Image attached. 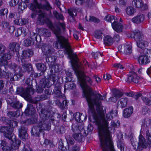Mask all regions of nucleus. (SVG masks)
I'll return each instance as SVG.
<instances>
[{"label":"nucleus","mask_w":151,"mask_h":151,"mask_svg":"<svg viewBox=\"0 0 151 151\" xmlns=\"http://www.w3.org/2000/svg\"><path fill=\"white\" fill-rule=\"evenodd\" d=\"M133 5L138 8H142L143 10L148 9V6L144 4L142 0H134L132 2Z\"/></svg>","instance_id":"6ab92c4d"},{"label":"nucleus","mask_w":151,"mask_h":151,"mask_svg":"<svg viewBox=\"0 0 151 151\" xmlns=\"http://www.w3.org/2000/svg\"><path fill=\"white\" fill-rule=\"evenodd\" d=\"M7 103L10 105V106L14 109H19L22 108L23 105L20 103L19 101H14L10 102L8 101Z\"/></svg>","instance_id":"cd10ccee"},{"label":"nucleus","mask_w":151,"mask_h":151,"mask_svg":"<svg viewBox=\"0 0 151 151\" xmlns=\"http://www.w3.org/2000/svg\"><path fill=\"white\" fill-rule=\"evenodd\" d=\"M51 68V69L50 70V72L51 73H58L59 71L58 66V65H52Z\"/></svg>","instance_id":"13d9d810"},{"label":"nucleus","mask_w":151,"mask_h":151,"mask_svg":"<svg viewBox=\"0 0 151 151\" xmlns=\"http://www.w3.org/2000/svg\"><path fill=\"white\" fill-rule=\"evenodd\" d=\"M50 73V74L47 76L48 79L42 78L46 80V81L47 82V84L48 83L50 85H52L56 82L58 81L60 78L61 76L58 73Z\"/></svg>","instance_id":"9b49d317"},{"label":"nucleus","mask_w":151,"mask_h":151,"mask_svg":"<svg viewBox=\"0 0 151 151\" xmlns=\"http://www.w3.org/2000/svg\"><path fill=\"white\" fill-rule=\"evenodd\" d=\"M13 54L14 53L9 51L7 53L4 54L3 56H0V65L3 66L5 68V66L7 64V61L6 59H10Z\"/></svg>","instance_id":"f8f14e48"},{"label":"nucleus","mask_w":151,"mask_h":151,"mask_svg":"<svg viewBox=\"0 0 151 151\" xmlns=\"http://www.w3.org/2000/svg\"><path fill=\"white\" fill-rule=\"evenodd\" d=\"M126 11L127 13L129 15L133 14L135 12L134 8L132 6H129L126 9Z\"/></svg>","instance_id":"603ef678"},{"label":"nucleus","mask_w":151,"mask_h":151,"mask_svg":"<svg viewBox=\"0 0 151 151\" xmlns=\"http://www.w3.org/2000/svg\"><path fill=\"white\" fill-rule=\"evenodd\" d=\"M14 21L15 24L19 25H24L28 23L27 19L25 18L17 19Z\"/></svg>","instance_id":"4c0bfd02"},{"label":"nucleus","mask_w":151,"mask_h":151,"mask_svg":"<svg viewBox=\"0 0 151 151\" xmlns=\"http://www.w3.org/2000/svg\"><path fill=\"white\" fill-rule=\"evenodd\" d=\"M19 44L16 42L10 43L9 45L8 48L10 50V51L14 53L15 52L17 51L20 48Z\"/></svg>","instance_id":"b1692460"},{"label":"nucleus","mask_w":151,"mask_h":151,"mask_svg":"<svg viewBox=\"0 0 151 151\" xmlns=\"http://www.w3.org/2000/svg\"><path fill=\"white\" fill-rule=\"evenodd\" d=\"M72 129L74 132H78V133H75L73 135L74 139L79 142H83L85 140L84 137L87 135L86 130L84 129L83 123H73L72 125Z\"/></svg>","instance_id":"20e7f679"},{"label":"nucleus","mask_w":151,"mask_h":151,"mask_svg":"<svg viewBox=\"0 0 151 151\" xmlns=\"http://www.w3.org/2000/svg\"><path fill=\"white\" fill-rule=\"evenodd\" d=\"M9 67L10 68L13 69L16 73H18V75L19 77L22 76L23 71L22 68L19 66L14 63H11L9 65Z\"/></svg>","instance_id":"a211bd4d"},{"label":"nucleus","mask_w":151,"mask_h":151,"mask_svg":"<svg viewBox=\"0 0 151 151\" xmlns=\"http://www.w3.org/2000/svg\"><path fill=\"white\" fill-rule=\"evenodd\" d=\"M22 67L25 71L27 72L28 73H30L33 70L32 65L30 63H28L25 65H24Z\"/></svg>","instance_id":"c03bdc74"},{"label":"nucleus","mask_w":151,"mask_h":151,"mask_svg":"<svg viewBox=\"0 0 151 151\" xmlns=\"http://www.w3.org/2000/svg\"><path fill=\"white\" fill-rule=\"evenodd\" d=\"M11 141H12V143H11L14 148V150L18 149L19 148V146L21 143V141L19 139H16L14 142L12 140H11Z\"/></svg>","instance_id":"de8ad7c7"},{"label":"nucleus","mask_w":151,"mask_h":151,"mask_svg":"<svg viewBox=\"0 0 151 151\" xmlns=\"http://www.w3.org/2000/svg\"><path fill=\"white\" fill-rule=\"evenodd\" d=\"M47 82L45 79L42 78L40 81L39 86H38L36 88V91L38 93H42L47 84Z\"/></svg>","instance_id":"4be33fe9"},{"label":"nucleus","mask_w":151,"mask_h":151,"mask_svg":"<svg viewBox=\"0 0 151 151\" xmlns=\"http://www.w3.org/2000/svg\"><path fill=\"white\" fill-rule=\"evenodd\" d=\"M146 138L147 140V144L145 142V138L142 136H140L139 138L138 142H136L137 144V151H140L143 148L148 147L149 148H151V134L149 132V130H147L145 132Z\"/></svg>","instance_id":"423d86ee"},{"label":"nucleus","mask_w":151,"mask_h":151,"mask_svg":"<svg viewBox=\"0 0 151 151\" xmlns=\"http://www.w3.org/2000/svg\"><path fill=\"white\" fill-rule=\"evenodd\" d=\"M41 1H44L45 2V4L41 6V8L43 9L46 10H49L52 9V7L50 5V4L47 1V0H40Z\"/></svg>","instance_id":"49530a36"},{"label":"nucleus","mask_w":151,"mask_h":151,"mask_svg":"<svg viewBox=\"0 0 151 151\" xmlns=\"http://www.w3.org/2000/svg\"><path fill=\"white\" fill-rule=\"evenodd\" d=\"M143 101L145 102V104L147 105H151V100L143 96L142 98Z\"/></svg>","instance_id":"680f3d73"},{"label":"nucleus","mask_w":151,"mask_h":151,"mask_svg":"<svg viewBox=\"0 0 151 151\" xmlns=\"http://www.w3.org/2000/svg\"><path fill=\"white\" fill-rule=\"evenodd\" d=\"M150 112V111L148 108L146 106H144L142 108V113L143 115H146L148 114Z\"/></svg>","instance_id":"0e129e2a"},{"label":"nucleus","mask_w":151,"mask_h":151,"mask_svg":"<svg viewBox=\"0 0 151 151\" xmlns=\"http://www.w3.org/2000/svg\"><path fill=\"white\" fill-rule=\"evenodd\" d=\"M16 93L17 94L21 93V96L27 100L30 99V95L33 94L34 91L32 88H24L22 87H18L17 89Z\"/></svg>","instance_id":"6e6552de"},{"label":"nucleus","mask_w":151,"mask_h":151,"mask_svg":"<svg viewBox=\"0 0 151 151\" xmlns=\"http://www.w3.org/2000/svg\"><path fill=\"white\" fill-rule=\"evenodd\" d=\"M128 99L127 98H122L119 99L117 103V108H123L125 107L127 104Z\"/></svg>","instance_id":"bb28decb"},{"label":"nucleus","mask_w":151,"mask_h":151,"mask_svg":"<svg viewBox=\"0 0 151 151\" xmlns=\"http://www.w3.org/2000/svg\"><path fill=\"white\" fill-rule=\"evenodd\" d=\"M29 102L27 106L24 111V113L27 116H31L34 114L35 112V110L34 108L35 105L32 103L30 102L29 101V99L27 100Z\"/></svg>","instance_id":"4468645a"},{"label":"nucleus","mask_w":151,"mask_h":151,"mask_svg":"<svg viewBox=\"0 0 151 151\" xmlns=\"http://www.w3.org/2000/svg\"><path fill=\"white\" fill-rule=\"evenodd\" d=\"M94 5L95 2L93 0H86L83 4V6L87 8H91Z\"/></svg>","instance_id":"37998d69"},{"label":"nucleus","mask_w":151,"mask_h":151,"mask_svg":"<svg viewBox=\"0 0 151 151\" xmlns=\"http://www.w3.org/2000/svg\"><path fill=\"white\" fill-rule=\"evenodd\" d=\"M56 115L57 116V119H55L54 118L55 117L54 116H52L50 119V122H53V121L57 122L60 120L61 116L58 114H56Z\"/></svg>","instance_id":"69168bd1"},{"label":"nucleus","mask_w":151,"mask_h":151,"mask_svg":"<svg viewBox=\"0 0 151 151\" xmlns=\"http://www.w3.org/2000/svg\"><path fill=\"white\" fill-rule=\"evenodd\" d=\"M94 34L95 37L97 39H101L102 37V33L100 30L95 31Z\"/></svg>","instance_id":"4d7b16f0"},{"label":"nucleus","mask_w":151,"mask_h":151,"mask_svg":"<svg viewBox=\"0 0 151 151\" xmlns=\"http://www.w3.org/2000/svg\"><path fill=\"white\" fill-rule=\"evenodd\" d=\"M0 121L3 123H12V121L8 118L6 117H2L1 118Z\"/></svg>","instance_id":"774afa93"},{"label":"nucleus","mask_w":151,"mask_h":151,"mask_svg":"<svg viewBox=\"0 0 151 151\" xmlns=\"http://www.w3.org/2000/svg\"><path fill=\"white\" fill-rule=\"evenodd\" d=\"M33 54L32 51L30 49H27L25 50H24L22 51V57L25 58H28L31 57Z\"/></svg>","instance_id":"58836bf2"},{"label":"nucleus","mask_w":151,"mask_h":151,"mask_svg":"<svg viewBox=\"0 0 151 151\" xmlns=\"http://www.w3.org/2000/svg\"><path fill=\"white\" fill-rule=\"evenodd\" d=\"M116 20L114 23L112 24V27L113 29L117 32H120L122 31L123 27L122 24L120 23H118V21Z\"/></svg>","instance_id":"412c9836"},{"label":"nucleus","mask_w":151,"mask_h":151,"mask_svg":"<svg viewBox=\"0 0 151 151\" xmlns=\"http://www.w3.org/2000/svg\"><path fill=\"white\" fill-rule=\"evenodd\" d=\"M104 43L106 45H110L113 42V39L111 36L107 35L104 38Z\"/></svg>","instance_id":"79ce46f5"},{"label":"nucleus","mask_w":151,"mask_h":151,"mask_svg":"<svg viewBox=\"0 0 151 151\" xmlns=\"http://www.w3.org/2000/svg\"><path fill=\"white\" fill-rule=\"evenodd\" d=\"M37 119L35 117H32L27 120L25 123H37Z\"/></svg>","instance_id":"e2e57ef3"},{"label":"nucleus","mask_w":151,"mask_h":151,"mask_svg":"<svg viewBox=\"0 0 151 151\" xmlns=\"http://www.w3.org/2000/svg\"><path fill=\"white\" fill-rule=\"evenodd\" d=\"M0 148L3 151H12L14 148L12 143L10 146L5 140H0Z\"/></svg>","instance_id":"dca6fc26"},{"label":"nucleus","mask_w":151,"mask_h":151,"mask_svg":"<svg viewBox=\"0 0 151 151\" xmlns=\"http://www.w3.org/2000/svg\"><path fill=\"white\" fill-rule=\"evenodd\" d=\"M37 69L41 72L45 73L47 68L45 65L41 63H37L35 64Z\"/></svg>","instance_id":"2f4dec72"},{"label":"nucleus","mask_w":151,"mask_h":151,"mask_svg":"<svg viewBox=\"0 0 151 151\" xmlns=\"http://www.w3.org/2000/svg\"><path fill=\"white\" fill-rule=\"evenodd\" d=\"M37 21L41 24L46 23L48 27L53 32L57 38L56 41L53 45L55 48L58 49L64 48L69 54L72 53V50L68 40L61 35V28L63 29H65L64 23L59 22L55 27L46 14L41 11L38 14Z\"/></svg>","instance_id":"f03ea898"},{"label":"nucleus","mask_w":151,"mask_h":151,"mask_svg":"<svg viewBox=\"0 0 151 151\" xmlns=\"http://www.w3.org/2000/svg\"><path fill=\"white\" fill-rule=\"evenodd\" d=\"M44 144L46 145H49L50 147H53L54 146V145L53 144L52 142L47 139H45Z\"/></svg>","instance_id":"338daca9"},{"label":"nucleus","mask_w":151,"mask_h":151,"mask_svg":"<svg viewBox=\"0 0 151 151\" xmlns=\"http://www.w3.org/2000/svg\"><path fill=\"white\" fill-rule=\"evenodd\" d=\"M65 138L66 139L67 143L70 145H73L74 143V141L73 139L70 135L66 134L65 135Z\"/></svg>","instance_id":"864d4df0"},{"label":"nucleus","mask_w":151,"mask_h":151,"mask_svg":"<svg viewBox=\"0 0 151 151\" xmlns=\"http://www.w3.org/2000/svg\"><path fill=\"white\" fill-rule=\"evenodd\" d=\"M18 73H16V74L13 75V74L11 72H7L6 73L7 78H10V81H11L18 80L19 78H20L19 77V76L18 75Z\"/></svg>","instance_id":"473e14b6"},{"label":"nucleus","mask_w":151,"mask_h":151,"mask_svg":"<svg viewBox=\"0 0 151 151\" xmlns=\"http://www.w3.org/2000/svg\"><path fill=\"white\" fill-rule=\"evenodd\" d=\"M147 43V42L142 40L137 41V44L138 47L141 49L144 48L145 45Z\"/></svg>","instance_id":"09e8293b"},{"label":"nucleus","mask_w":151,"mask_h":151,"mask_svg":"<svg viewBox=\"0 0 151 151\" xmlns=\"http://www.w3.org/2000/svg\"><path fill=\"white\" fill-rule=\"evenodd\" d=\"M49 97L45 94L38 95L36 96L35 99H29V101L32 103L34 104H37L39 101H43V100L48 99Z\"/></svg>","instance_id":"f3484780"},{"label":"nucleus","mask_w":151,"mask_h":151,"mask_svg":"<svg viewBox=\"0 0 151 151\" xmlns=\"http://www.w3.org/2000/svg\"><path fill=\"white\" fill-rule=\"evenodd\" d=\"M145 19V16L143 14H140L133 18L132 20L134 23L138 24L142 22Z\"/></svg>","instance_id":"a878e982"},{"label":"nucleus","mask_w":151,"mask_h":151,"mask_svg":"<svg viewBox=\"0 0 151 151\" xmlns=\"http://www.w3.org/2000/svg\"><path fill=\"white\" fill-rule=\"evenodd\" d=\"M143 35L139 30H135L134 32V37L135 40L137 41L142 40Z\"/></svg>","instance_id":"ea45409f"},{"label":"nucleus","mask_w":151,"mask_h":151,"mask_svg":"<svg viewBox=\"0 0 151 151\" xmlns=\"http://www.w3.org/2000/svg\"><path fill=\"white\" fill-rule=\"evenodd\" d=\"M53 15L57 19L63 20L64 17L63 15L61 14H60L58 13L56 11H54L53 12Z\"/></svg>","instance_id":"3c124183"},{"label":"nucleus","mask_w":151,"mask_h":151,"mask_svg":"<svg viewBox=\"0 0 151 151\" xmlns=\"http://www.w3.org/2000/svg\"><path fill=\"white\" fill-rule=\"evenodd\" d=\"M118 49L119 51L126 54H130L132 52V47L129 45H119L118 46Z\"/></svg>","instance_id":"2eb2a0df"},{"label":"nucleus","mask_w":151,"mask_h":151,"mask_svg":"<svg viewBox=\"0 0 151 151\" xmlns=\"http://www.w3.org/2000/svg\"><path fill=\"white\" fill-rule=\"evenodd\" d=\"M42 51L43 54L46 55H50L55 52V50L52 46L49 44H45L42 47Z\"/></svg>","instance_id":"ddd939ff"},{"label":"nucleus","mask_w":151,"mask_h":151,"mask_svg":"<svg viewBox=\"0 0 151 151\" xmlns=\"http://www.w3.org/2000/svg\"><path fill=\"white\" fill-rule=\"evenodd\" d=\"M96 105V110L93 107H91L88 110V113L91 114L94 121L93 123H107L108 121L112 119L113 116H117V112L116 110H112L108 113L105 117L104 111L102 110V106L99 101L95 102ZM91 116V115H90Z\"/></svg>","instance_id":"7ed1b4c3"},{"label":"nucleus","mask_w":151,"mask_h":151,"mask_svg":"<svg viewBox=\"0 0 151 151\" xmlns=\"http://www.w3.org/2000/svg\"><path fill=\"white\" fill-rule=\"evenodd\" d=\"M27 7V5L26 3L24 2L20 3L18 5V9L19 11L20 10L21 11H23Z\"/></svg>","instance_id":"5fc2aeb1"},{"label":"nucleus","mask_w":151,"mask_h":151,"mask_svg":"<svg viewBox=\"0 0 151 151\" xmlns=\"http://www.w3.org/2000/svg\"><path fill=\"white\" fill-rule=\"evenodd\" d=\"M151 58L145 55H140L138 57V60L139 64L142 65H145L149 63Z\"/></svg>","instance_id":"aec40b11"},{"label":"nucleus","mask_w":151,"mask_h":151,"mask_svg":"<svg viewBox=\"0 0 151 151\" xmlns=\"http://www.w3.org/2000/svg\"><path fill=\"white\" fill-rule=\"evenodd\" d=\"M102 98V99H100V98H97L95 99L94 98V99H93V100H94V102H93L92 101L91 102H91L88 101L87 100H86L87 101L88 103V106H89V110L90 109H91V107H93L94 109H95L94 106V105H95L96 106V104L95 103V102H96V101H99L101 102V100H104L105 99H106V94H104L103 96H102L101 95Z\"/></svg>","instance_id":"5701e85b"},{"label":"nucleus","mask_w":151,"mask_h":151,"mask_svg":"<svg viewBox=\"0 0 151 151\" xmlns=\"http://www.w3.org/2000/svg\"><path fill=\"white\" fill-rule=\"evenodd\" d=\"M25 83L27 85L29 86H33L37 85L36 80L33 79L31 80L29 78L27 79Z\"/></svg>","instance_id":"a18cd8bd"},{"label":"nucleus","mask_w":151,"mask_h":151,"mask_svg":"<svg viewBox=\"0 0 151 151\" xmlns=\"http://www.w3.org/2000/svg\"><path fill=\"white\" fill-rule=\"evenodd\" d=\"M68 55H72V58L74 63V68L77 76L79 84L83 91L84 95L86 100L90 102H94L93 99L100 98L102 99V97L100 94L95 93L89 85L92 86L93 82L92 79L89 76L86 75L84 71V69L83 65L89 67V65L86 60H84L82 63H80L76 55H73L72 53Z\"/></svg>","instance_id":"f257e3e1"},{"label":"nucleus","mask_w":151,"mask_h":151,"mask_svg":"<svg viewBox=\"0 0 151 151\" xmlns=\"http://www.w3.org/2000/svg\"><path fill=\"white\" fill-rule=\"evenodd\" d=\"M34 41L30 38H27L24 41V45L26 47H28L34 44Z\"/></svg>","instance_id":"8fccbe9b"},{"label":"nucleus","mask_w":151,"mask_h":151,"mask_svg":"<svg viewBox=\"0 0 151 151\" xmlns=\"http://www.w3.org/2000/svg\"><path fill=\"white\" fill-rule=\"evenodd\" d=\"M55 126L54 130L57 133L60 134L64 132L65 129L64 127L59 124V123H54Z\"/></svg>","instance_id":"c85d7f7f"},{"label":"nucleus","mask_w":151,"mask_h":151,"mask_svg":"<svg viewBox=\"0 0 151 151\" xmlns=\"http://www.w3.org/2000/svg\"><path fill=\"white\" fill-rule=\"evenodd\" d=\"M78 10L79 9L77 8L73 7L68 9V12L70 16L73 18L74 16L77 15Z\"/></svg>","instance_id":"c9c22d12"},{"label":"nucleus","mask_w":151,"mask_h":151,"mask_svg":"<svg viewBox=\"0 0 151 151\" xmlns=\"http://www.w3.org/2000/svg\"><path fill=\"white\" fill-rule=\"evenodd\" d=\"M86 19L87 21L93 22L96 23L99 22V20L98 19L93 16H90L88 19V20L87 19L86 17Z\"/></svg>","instance_id":"052dcab7"},{"label":"nucleus","mask_w":151,"mask_h":151,"mask_svg":"<svg viewBox=\"0 0 151 151\" xmlns=\"http://www.w3.org/2000/svg\"><path fill=\"white\" fill-rule=\"evenodd\" d=\"M120 78L122 81H125L127 82H134L136 83H137L139 82V77L134 72L132 74L122 76Z\"/></svg>","instance_id":"1a4fd4ad"},{"label":"nucleus","mask_w":151,"mask_h":151,"mask_svg":"<svg viewBox=\"0 0 151 151\" xmlns=\"http://www.w3.org/2000/svg\"><path fill=\"white\" fill-rule=\"evenodd\" d=\"M75 118L77 122L81 123L85 121L87 119V116H82L79 113H76L75 116Z\"/></svg>","instance_id":"72a5a7b5"},{"label":"nucleus","mask_w":151,"mask_h":151,"mask_svg":"<svg viewBox=\"0 0 151 151\" xmlns=\"http://www.w3.org/2000/svg\"><path fill=\"white\" fill-rule=\"evenodd\" d=\"M40 115V118L43 122L47 119L49 117V112L48 110L43 108L41 110Z\"/></svg>","instance_id":"393cba45"},{"label":"nucleus","mask_w":151,"mask_h":151,"mask_svg":"<svg viewBox=\"0 0 151 151\" xmlns=\"http://www.w3.org/2000/svg\"><path fill=\"white\" fill-rule=\"evenodd\" d=\"M7 126L0 127V132L4 133L5 137L9 138H11L12 132L14 128L17 126V123H8Z\"/></svg>","instance_id":"0eeeda50"},{"label":"nucleus","mask_w":151,"mask_h":151,"mask_svg":"<svg viewBox=\"0 0 151 151\" xmlns=\"http://www.w3.org/2000/svg\"><path fill=\"white\" fill-rule=\"evenodd\" d=\"M56 59V57L54 56H48L47 55L46 58V61L49 65H54L55 64Z\"/></svg>","instance_id":"c756f323"},{"label":"nucleus","mask_w":151,"mask_h":151,"mask_svg":"<svg viewBox=\"0 0 151 151\" xmlns=\"http://www.w3.org/2000/svg\"><path fill=\"white\" fill-rule=\"evenodd\" d=\"M118 19L113 16L108 15L105 17L104 19L106 21L111 23L112 24L114 23L116 20H117Z\"/></svg>","instance_id":"a19ab883"},{"label":"nucleus","mask_w":151,"mask_h":151,"mask_svg":"<svg viewBox=\"0 0 151 151\" xmlns=\"http://www.w3.org/2000/svg\"><path fill=\"white\" fill-rule=\"evenodd\" d=\"M25 124L20 123V125L18 129L19 137L24 141H25L26 139L28 138L27 128Z\"/></svg>","instance_id":"9d476101"},{"label":"nucleus","mask_w":151,"mask_h":151,"mask_svg":"<svg viewBox=\"0 0 151 151\" xmlns=\"http://www.w3.org/2000/svg\"><path fill=\"white\" fill-rule=\"evenodd\" d=\"M8 12V10L6 8H3L1 9L0 10V16H4L5 14H6V17Z\"/></svg>","instance_id":"bf43d9fd"},{"label":"nucleus","mask_w":151,"mask_h":151,"mask_svg":"<svg viewBox=\"0 0 151 151\" xmlns=\"http://www.w3.org/2000/svg\"><path fill=\"white\" fill-rule=\"evenodd\" d=\"M42 32L43 35L45 37H49L51 35V34L50 32L47 29H42Z\"/></svg>","instance_id":"6e6d98bb"},{"label":"nucleus","mask_w":151,"mask_h":151,"mask_svg":"<svg viewBox=\"0 0 151 151\" xmlns=\"http://www.w3.org/2000/svg\"><path fill=\"white\" fill-rule=\"evenodd\" d=\"M133 109L132 106L126 108L124 111L123 115L124 117L128 118L133 113Z\"/></svg>","instance_id":"f704fd0d"},{"label":"nucleus","mask_w":151,"mask_h":151,"mask_svg":"<svg viewBox=\"0 0 151 151\" xmlns=\"http://www.w3.org/2000/svg\"><path fill=\"white\" fill-rule=\"evenodd\" d=\"M123 95L122 92L119 91L114 92L113 94V96L111 98V100L114 102L116 101L118 99Z\"/></svg>","instance_id":"e433bc0d"},{"label":"nucleus","mask_w":151,"mask_h":151,"mask_svg":"<svg viewBox=\"0 0 151 151\" xmlns=\"http://www.w3.org/2000/svg\"><path fill=\"white\" fill-rule=\"evenodd\" d=\"M32 128V135L35 137L40 136L41 133L44 131H49L50 129L51 123H36Z\"/></svg>","instance_id":"39448f33"},{"label":"nucleus","mask_w":151,"mask_h":151,"mask_svg":"<svg viewBox=\"0 0 151 151\" xmlns=\"http://www.w3.org/2000/svg\"><path fill=\"white\" fill-rule=\"evenodd\" d=\"M29 37L30 39L32 40H33L34 42L36 41L37 42H39L40 41L41 37L40 36L33 32H30Z\"/></svg>","instance_id":"7c9ffc66"}]
</instances>
